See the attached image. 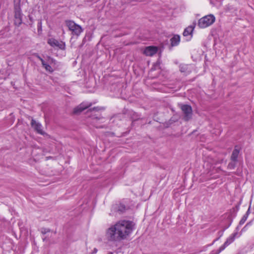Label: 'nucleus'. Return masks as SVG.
<instances>
[{
	"label": "nucleus",
	"instance_id": "1",
	"mask_svg": "<svg viewBox=\"0 0 254 254\" xmlns=\"http://www.w3.org/2000/svg\"><path fill=\"white\" fill-rule=\"evenodd\" d=\"M134 223L129 220H120L107 230L106 237L109 241L119 242L125 240L134 229Z\"/></svg>",
	"mask_w": 254,
	"mask_h": 254
},
{
	"label": "nucleus",
	"instance_id": "2",
	"mask_svg": "<svg viewBox=\"0 0 254 254\" xmlns=\"http://www.w3.org/2000/svg\"><path fill=\"white\" fill-rule=\"evenodd\" d=\"M215 21V17L212 14H209L200 18L198 22V26L201 28H206L212 25Z\"/></svg>",
	"mask_w": 254,
	"mask_h": 254
},
{
	"label": "nucleus",
	"instance_id": "3",
	"mask_svg": "<svg viewBox=\"0 0 254 254\" xmlns=\"http://www.w3.org/2000/svg\"><path fill=\"white\" fill-rule=\"evenodd\" d=\"M66 25L72 35L78 36L83 31L82 27L76 24L73 21L68 20L65 21Z\"/></svg>",
	"mask_w": 254,
	"mask_h": 254
},
{
	"label": "nucleus",
	"instance_id": "4",
	"mask_svg": "<svg viewBox=\"0 0 254 254\" xmlns=\"http://www.w3.org/2000/svg\"><path fill=\"white\" fill-rule=\"evenodd\" d=\"M237 233H233L226 240L224 244L221 246L219 249L212 251L209 254H219L223 251L227 246L231 244L235 240Z\"/></svg>",
	"mask_w": 254,
	"mask_h": 254
},
{
	"label": "nucleus",
	"instance_id": "5",
	"mask_svg": "<svg viewBox=\"0 0 254 254\" xmlns=\"http://www.w3.org/2000/svg\"><path fill=\"white\" fill-rule=\"evenodd\" d=\"M14 24L19 26L22 22V13L20 4L14 6Z\"/></svg>",
	"mask_w": 254,
	"mask_h": 254
},
{
	"label": "nucleus",
	"instance_id": "6",
	"mask_svg": "<svg viewBox=\"0 0 254 254\" xmlns=\"http://www.w3.org/2000/svg\"><path fill=\"white\" fill-rule=\"evenodd\" d=\"M181 109L184 115V120L185 121H188L192 118V111L191 107L188 105H183L181 107Z\"/></svg>",
	"mask_w": 254,
	"mask_h": 254
},
{
	"label": "nucleus",
	"instance_id": "7",
	"mask_svg": "<svg viewBox=\"0 0 254 254\" xmlns=\"http://www.w3.org/2000/svg\"><path fill=\"white\" fill-rule=\"evenodd\" d=\"M91 105V103L83 102L74 109L73 113L74 114H79L85 109L90 107Z\"/></svg>",
	"mask_w": 254,
	"mask_h": 254
},
{
	"label": "nucleus",
	"instance_id": "8",
	"mask_svg": "<svg viewBox=\"0 0 254 254\" xmlns=\"http://www.w3.org/2000/svg\"><path fill=\"white\" fill-rule=\"evenodd\" d=\"M48 43L54 48L62 49L63 43L59 42L54 38H50L48 40Z\"/></svg>",
	"mask_w": 254,
	"mask_h": 254
},
{
	"label": "nucleus",
	"instance_id": "9",
	"mask_svg": "<svg viewBox=\"0 0 254 254\" xmlns=\"http://www.w3.org/2000/svg\"><path fill=\"white\" fill-rule=\"evenodd\" d=\"M157 51L158 49L157 47L149 46L145 49L144 54L147 56H152L157 53Z\"/></svg>",
	"mask_w": 254,
	"mask_h": 254
},
{
	"label": "nucleus",
	"instance_id": "10",
	"mask_svg": "<svg viewBox=\"0 0 254 254\" xmlns=\"http://www.w3.org/2000/svg\"><path fill=\"white\" fill-rule=\"evenodd\" d=\"M31 126L33 128H34L37 132L40 134H42L43 133V131L42 129V126L38 123H37L36 121L32 119L31 123Z\"/></svg>",
	"mask_w": 254,
	"mask_h": 254
},
{
	"label": "nucleus",
	"instance_id": "11",
	"mask_svg": "<svg viewBox=\"0 0 254 254\" xmlns=\"http://www.w3.org/2000/svg\"><path fill=\"white\" fill-rule=\"evenodd\" d=\"M239 149L237 148V146H236L234 149L233 150L231 156V161L234 162H238V157L239 156Z\"/></svg>",
	"mask_w": 254,
	"mask_h": 254
},
{
	"label": "nucleus",
	"instance_id": "12",
	"mask_svg": "<svg viewBox=\"0 0 254 254\" xmlns=\"http://www.w3.org/2000/svg\"><path fill=\"white\" fill-rule=\"evenodd\" d=\"M171 44L172 46H176L178 45L180 41V37L178 35H174L171 39Z\"/></svg>",
	"mask_w": 254,
	"mask_h": 254
},
{
	"label": "nucleus",
	"instance_id": "13",
	"mask_svg": "<svg viewBox=\"0 0 254 254\" xmlns=\"http://www.w3.org/2000/svg\"><path fill=\"white\" fill-rule=\"evenodd\" d=\"M194 28V26L193 25H191L187 27L183 32V35L184 36H187L191 35Z\"/></svg>",
	"mask_w": 254,
	"mask_h": 254
},
{
	"label": "nucleus",
	"instance_id": "14",
	"mask_svg": "<svg viewBox=\"0 0 254 254\" xmlns=\"http://www.w3.org/2000/svg\"><path fill=\"white\" fill-rule=\"evenodd\" d=\"M115 209L117 210V211L120 213H123L126 210V207L124 205L120 204L119 206H115L114 207Z\"/></svg>",
	"mask_w": 254,
	"mask_h": 254
},
{
	"label": "nucleus",
	"instance_id": "15",
	"mask_svg": "<svg viewBox=\"0 0 254 254\" xmlns=\"http://www.w3.org/2000/svg\"><path fill=\"white\" fill-rule=\"evenodd\" d=\"M42 64L47 71H48L50 72H52L53 71V69L52 67L48 64H47L45 63V62L44 63H43Z\"/></svg>",
	"mask_w": 254,
	"mask_h": 254
},
{
	"label": "nucleus",
	"instance_id": "16",
	"mask_svg": "<svg viewBox=\"0 0 254 254\" xmlns=\"http://www.w3.org/2000/svg\"><path fill=\"white\" fill-rule=\"evenodd\" d=\"M91 118L93 120V123H95L97 120H103L104 119L103 117H98L96 114L92 115Z\"/></svg>",
	"mask_w": 254,
	"mask_h": 254
},
{
	"label": "nucleus",
	"instance_id": "17",
	"mask_svg": "<svg viewBox=\"0 0 254 254\" xmlns=\"http://www.w3.org/2000/svg\"><path fill=\"white\" fill-rule=\"evenodd\" d=\"M237 162L232 161L228 165V168L229 169H234L236 167V163Z\"/></svg>",
	"mask_w": 254,
	"mask_h": 254
},
{
	"label": "nucleus",
	"instance_id": "18",
	"mask_svg": "<svg viewBox=\"0 0 254 254\" xmlns=\"http://www.w3.org/2000/svg\"><path fill=\"white\" fill-rule=\"evenodd\" d=\"M50 232V229H48V228H41V233H42L43 234H47V233Z\"/></svg>",
	"mask_w": 254,
	"mask_h": 254
},
{
	"label": "nucleus",
	"instance_id": "19",
	"mask_svg": "<svg viewBox=\"0 0 254 254\" xmlns=\"http://www.w3.org/2000/svg\"><path fill=\"white\" fill-rule=\"evenodd\" d=\"M248 217L246 216V215H244L243 218L241 219V220L240 221V224L242 225L243 224L245 221H246Z\"/></svg>",
	"mask_w": 254,
	"mask_h": 254
},
{
	"label": "nucleus",
	"instance_id": "20",
	"mask_svg": "<svg viewBox=\"0 0 254 254\" xmlns=\"http://www.w3.org/2000/svg\"><path fill=\"white\" fill-rule=\"evenodd\" d=\"M187 69V65H183L180 67V71L182 72H185Z\"/></svg>",
	"mask_w": 254,
	"mask_h": 254
},
{
	"label": "nucleus",
	"instance_id": "21",
	"mask_svg": "<svg viewBox=\"0 0 254 254\" xmlns=\"http://www.w3.org/2000/svg\"><path fill=\"white\" fill-rule=\"evenodd\" d=\"M100 110V108L99 107H94L92 109H90L88 110V112H93V111H96L97 112Z\"/></svg>",
	"mask_w": 254,
	"mask_h": 254
},
{
	"label": "nucleus",
	"instance_id": "22",
	"mask_svg": "<svg viewBox=\"0 0 254 254\" xmlns=\"http://www.w3.org/2000/svg\"><path fill=\"white\" fill-rule=\"evenodd\" d=\"M36 57L41 62L42 64L45 62L44 60L42 58H41L39 55H37Z\"/></svg>",
	"mask_w": 254,
	"mask_h": 254
},
{
	"label": "nucleus",
	"instance_id": "23",
	"mask_svg": "<svg viewBox=\"0 0 254 254\" xmlns=\"http://www.w3.org/2000/svg\"><path fill=\"white\" fill-rule=\"evenodd\" d=\"M250 208H249L248 209V210H247V211L245 215H246V216H248V215H249V213H250Z\"/></svg>",
	"mask_w": 254,
	"mask_h": 254
},
{
	"label": "nucleus",
	"instance_id": "24",
	"mask_svg": "<svg viewBox=\"0 0 254 254\" xmlns=\"http://www.w3.org/2000/svg\"><path fill=\"white\" fill-rule=\"evenodd\" d=\"M98 250L96 248H94L93 250L92 253H96L97 252Z\"/></svg>",
	"mask_w": 254,
	"mask_h": 254
},
{
	"label": "nucleus",
	"instance_id": "25",
	"mask_svg": "<svg viewBox=\"0 0 254 254\" xmlns=\"http://www.w3.org/2000/svg\"><path fill=\"white\" fill-rule=\"evenodd\" d=\"M219 239V238H218L215 239L213 241V243H212V245H213V244H214L216 241H217V240H218V239Z\"/></svg>",
	"mask_w": 254,
	"mask_h": 254
},
{
	"label": "nucleus",
	"instance_id": "26",
	"mask_svg": "<svg viewBox=\"0 0 254 254\" xmlns=\"http://www.w3.org/2000/svg\"><path fill=\"white\" fill-rule=\"evenodd\" d=\"M95 126L97 128H102V127H103V126H96V125H95Z\"/></svg>",
	"mask_w": 254,
	"mask_h": 254
},
{
	"label": "nucleus",
	"instance_id": "27",
	"mask_svg": "<svg viewBox=\"0 0 254 254\" xmlns=\"http://www.w3.org/2000/svg\"><path fill=\"white\" fill-rule=\"evenodd\" d=\"M108 254H113V253L111 252V253H108Z\"/></svg>",
	"mask_w": 254,
	"mask_h": 254
}]
</instances>
